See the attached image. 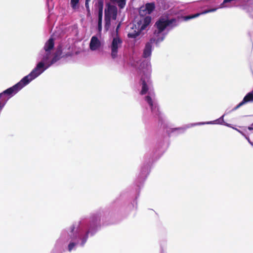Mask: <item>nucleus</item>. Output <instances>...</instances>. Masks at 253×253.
<instances>
[{
    "instance_id": "nucleus-13",
    "label": "nucleus",
    "mask_w": 253,
    "mask_h": 253,
    "mask_svg": "<svg viewBox=\"0 0 253 253\" xmlns=\"http://www.w3.org/2000/svg\"><path fill=\"white\" fill-rule=\"evenodd\" d=\"M80 0H71L70 4L72 8L76 10L79 8Z\"/></svg>"
},
{
    "instance_id": "nucleus-7",
    "label": "nucleus",
    "mask_w": 253,
    "mask_h": 253,
    "mask_svg": "<svg viewBox=\"0 0 253 253\" xmlns=\"http://www.w3.org/2000/svg\"><path fill=\"white\" fill-rule=\"evenodd\" d=\"M196 126H199V123L189 124L181 127L172 128H171L170 132L174 133L176 135L181 134L184 133L188 128Z\"/></svg>"
},
{
    "instance_id": "nucleus-15",
    "label": "nucleus",
    "mask_w": 253,
    "mask_h": 253,
    "mask_svg": "<svg viewBox=\"0 0 253 253\" xmlns=\"http://www.w3.org/2000/svg\"><path fill=\"white\" fill-rule=\"evenodd\" d=\"M160 253H167L166 249L167 247V242L166 240H162L160 242Z\"/></svg>"
},
{
    "instance_id": "nucleus-10",
    "label": "nucleus",
    "mask_w": 253,
    "mask_h": 253,
    "mask_svg": "<svg viewBox=\"0 0 253 253\" xmlns=\"http://www.w3.org/2000/svg\"><path fill=\"white\" fill-rule=\"evenodd\" d=\"M101 46V42L96 36H93L89 43V48L92 51L97 49Z\"/></svg>"
},
{
    "instance_id": "nucleus-2",
    "label": "nucleus",
    "mask_w": 253,
    "mask_h": 253,
    "mask_svg": "<svg viewBox=\"0 0 253 253\" xmlns=\"http://www.w3.org/2000/svg\"><path fill=\"white\" fill-rule=\"evenodd\" d=\"M139 70L142 82L140 94L144 95L148 93L144 98V100L150 110L151 115L153 117L158 118L159 123L162 125L165 121V116L160 111L155 93L152 87V81L150 79L152 69L150 60H145L142 61L139 66Z\"/></svg>"
},
{
    "instance_id": "nucleus-26",
    "label": "nucleus",
    "mask_w": 253,
    "mask_h": 253,
    "mask_svg": "<svg viewBox=\"0 0 253 253\" xmlns=\"http://www.w3.org/2000/svg\"><path fill=\"white\" fill-rule=\"evenodd\" d=\"M90 0H85V2H89Z\"/></svg>"
},
{
    "instance_id": "nucleus-9",
    "label": "nucleus",
    "mask_w": 253,
    "mask_h": 253,
    "mask_svg": "<svg viewBox=\"0 0 253 253\" xmlns=\"http://www.w3.org/2000/svg\"><path fill=\"white\" fill-rule=\"evenodd\" d=\"M253 102V90L248 93L244 97L243 100L239 103L236 107L232 109V111H235L243 105Z\"/></svg>"
},
{
    "instance_id": "nucleus-19",
    "label": "nucleus",
    "mask_w": 253,
    "mask_h": 253,
    "mask_svg": "<svg viewBox=\"0 0 253 253\" xmlns=\"http://www.w3.org/2000/svg\"><path fill=\"white\" fill-rule=\"evenodd\" d=\"M102 21H98L97 24V29L98 31L100 32L102 30Z\"/></svg>"
},
{
    "instance_id": "nucleus-6",
    "label": "nucleus",
    "mask_w": 253,
    "mask_h": 253,
    "mask_svg": "<svg viewBox=\"0 0 253 253\" xmlns=\"http://www.w3.org/2000/svg\"><path fill=\"white\" fill-rule=\"evenodd\" d=\"M104 13V17H109L113 20H116L117 16V7L110 3H107L106 4V8L105 9Z\"/></svg>"
},
{
    "instance_id": "nucleus-14",
    "label": "nucleus",
    "mask_w": 253,
    "mask_h": 253,
    "mask_svg": "<svg viewBox=\"0 0 253 253\" xmlns=\"http://www.w3.org/2000/svg\"><path fill=\"white\" fill-rule=\"evenodd\" d=\"M104 1L103 0H98L95 4V7L98 9V11H103Z\"/></svg>"
},
{
    "instance_id": "nucleus-23",
    "label": "nucleus",
    "mask_w": 253,
    "mask_h": 253,
    "mask_svg": "<svg viewBox=\"0 0 253 253\" xmlns=\"http://www.w3.org/2000/svg\"><path fill=\"white\" fill-rule=\"evenodd\" d=\"M223 125L228 126V127H231V124H228L225 122H224V123L223 124Z\"/></svg>"
},
{
    "instance_id": "nucleus-17",
    "label": "nucleus",
    "mask_w": 253,
    "mask_h": 253,
    "mask_svg": "<svg viewBox=\"0 0 253 253\" xmlns=\"http://www.w3.org/2000/svg\"><path fill=\"white\" fill-rule=\"evenodd\" d=\"M115 2H117L118 3V5L120 8H123L126 5V0H117L116 1H115Z\"/></svg>"
},
{
    "instance_id": "nucleus-4",
    "label": "nucleus",
    "mask_w": 253,
    "mask_h": 253,
    "mask_svg": "<svg viewBox=\"0 0 253 253\" xmlns=\"http://www.w3.org/2000/svg\"><path fill=\"white\" fill-rule=\"evenodd\" d=\"M152 20L151 17L149 15L146 16H140V18L137 19L133 24L132 29H134L132 32L127 34L129 38L134 39L138 37L141 32L145 30L149 25Z\"/></svg>"
},
{
    "instance_id": "nucleus-24",
    "label": "nucleus",
    "mask_w": 253,
    "mask_h": 253,
    "mask_svg": "<svg viewBox=\"0 0 253 253\" xmlns=\"http://www.w3.org/2000/svg\"><path fill=\"white\" fill-rule=\"evenodd\" d=\"M248 129L250 130H253V123L248 127Z\"/></svg>"
},
{
    "instance_id": "nucleus-27",
    "label": "nucleus",
    "mask_w": 253,
    "mask_h": 253,
    "mask_svg": "<svg viewBox=\"0 0 253 253\" xmlns=\"http://www.w3.org/2000/svg\"><path fill=\"white\" fill-rule=\"evenodd\" d=\"M237 130H238L239 132H241L240 130L237 129H236Z\"/></svg>"
},
{
    "instance_id": "nucleus-18",
    "label": "nucleus",
    "mask_w": 253,
    "mask_h": 253,
    "mask_svg": "<svg viewBox=\"0 0 253 253\" xmlns=\"http://www.w3.org/2000/svg\"><path fill=\"white\" fill-rule=\"evenodd\" d=\"M103 11H98V21H102Z\"/></svg>"
},
{
    "instance_id": "nucleus-5",
    "label": "nucleus",
    "mask_w": 253,
    "mask_h": 253,
    "mask_svg": "<svg viewBox=\"0 0 253 253\" xmlns=\"http://www.w3.org/2000/svg\"><path fill=\"white\" fill-rule=\"evenodd\" d=\"M122 43V40L119 37H116L113 39L111 45V57L113 59L117 57L119 45Z\"/></svg>"
},
{
    "instance_id": "nucleus-16",
    "label": "nucleus",
    "mask_w": 253,
    "mask_h": 253,
    "mask_svg": "<svg viewBox=\"0 0 253 253\" xmlns=\"http://www.w3.org/2000/svg\"><path fill=\"white\" fill-rule=\"evenodd\" d=\"M111 18L109 17H105V26L104 28L106 30H108L111 25Z\"/></svg>"
},
{
    "instance_id": "nucleus-3",
    "label": "nucleus",
    "mask_w": 253,
    "mask_h": 253,
    "mask_svg": "<svg viewBox=\"0 0 253 253\" xmlns=\"http://www.w3.org/2000/svg\"><path fill=\"white\" fill-rule=\"evenodd\" d=\"M179 20L175 18L169 19L168 15L164 14L160 16L155 24L156 30L154 32V37L147 42L143 49L142 57L144 58L150 57L152 54V44L155 43L159 46L160 42L165 39L168 32L179 25Z\"/></svg>"
},
{
    "instance_id": "nucleus-1",
    "label": "nucleus",
    "mask_w": 253,
    "mask_h": 253,
    "mask_svg": "<svg viewBox=\"0 0 253 253\" xmlns=\"http://www.w3.org/2000/svg\"><path fill=\"white\" fill-rule=\"evenodd\" d=\"M164 149L163 147H158L153 152L152 157H149L148 154L144 156V162L134 182L136 186L135 189H126L123 191L109 208L100 209L63 230L51 253H62L68 242L67 250L69 252L76 250L78 247H84L89 236H94L100 229L102 225L115 223L114 218L122 211L136 210L137 199L141 187L150 173V164L160 157Z\"/></svg>"
},
{
    "instance_id": "nucleus-11",
    "label": "nucleus",
    "mask_w": 253,
    "mask_h": 253,
    "mask_svg": "<svg viewBox=\"0 0 253 253\" xmlns=\"http://www.w3.org/2000/svg\"><path fill=\"white\" fill-rule=\"evenodd\" d=\"M225 115V114L223 115L219 118H218L214 121L206 122H199V125H205V124H219V125H223V124L224 123V117Z\"/></svg>"
},
{
    "instance_id": "nucleus-8",
    "label": "nucleus",
    "mask_w": 253,
    "mask_h": 253,
    "mask_svg": "<svg viewBox=\"0 0 253 253\" xmlns=\"http://www.w3.org/2000/svg\"><path fill=\"white\" fill-rule=\"evenodd\" d=\"M155 8L154 2L147 3L140 8V15L142 16L143 14H150L154 10Z\"/></svg>"
},
{
    "instance_id": "nucleus-21",
    "label": "nucleus",
    "mask_w": 253,
    "mask_h": 253,
    "mask_svg": "<svg viewBox=\"0 0 253 253\" xmlns=\"http://www.w3.org/2000/svg\"><path fill=\"white\" fill-rule=\"evenodd\" d=\"M242 134L245 136V137L246 138V139L248 140V141L249 142V143L252 145L253 146V142H252L249 137L245 135H244V134L242 133Z\"/></svg>"
},
{
    "instance_id": "nucleus-20",
    "label": "nucleus",
    "mask_w": 253,
    "mask_h": 253,
    "mask_svg": "<svg viewBox=\"0 0 253 253\" xmlns=\"http://www.w3.org/2000/svg\"><path fill=\"white\" fill-rule=\"evenodd\" d=\"M88 3L89 2H85V8L86 9V11H87L88 14H89L90 13V8H89Z\"/></svg>"
},
{
    "instance_id": "nucleus-22",
    "label": "nucleus",
    "mask_w": 253,
    "mask_h": 253,
    "mask_svg": "<svg viewBox=\"0 0 253 253\" xmlns=\"http://www.w3.org/2000/svg\"><path fill=\"white\" fill-rule=\"evenodd\" d=\"M248 35L249 37L250 38L251 42H252V36L251 32H248Z\"/></svg>"
},
{
    "instance_id": "nucleus-12",
    "label": "nucleus",
    "mask_w": 253,
    "mask_h": 253,
    "mask_svg": "<svg viewBox=\"0 0 253 253\" xmlns=\"http://www.w3.org/2000/svg\"><path fill=\"white\" fill-rule=\"evenodd\" d=\"M242 9L247 13L248 14L249 16L253 19V7L250 5H245L242 7Z\"/></svg>"
},
{
    "instance_id": "nucleus-25",
    "label": "nucleus",
    "mask_w": 253,
    "mask_h": 253,
    "mask_svg": "<svg viewBox=\"0 0 253 253\" xmlns=\"http://www.w3.org/2000/svg\"><path fill=\"white\" fill-rule=\"evenodd\" d=\"M119 27H120V25H118L117 26V27L116 29L117 33H118V29H119Z\"/></svg>"
}]
</instances>
